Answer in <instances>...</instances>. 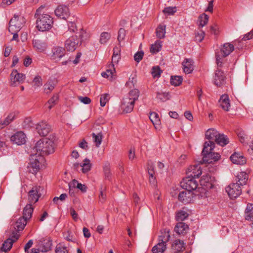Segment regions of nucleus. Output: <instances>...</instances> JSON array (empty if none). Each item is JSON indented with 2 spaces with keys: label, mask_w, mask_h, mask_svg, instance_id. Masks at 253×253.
Returning a JSON list of instances; mask_svg holds the SVG:
<instances>
[{
  "label": "nucleus",
  "mask_w": 253,
  "mask_h": 253,
  "mask_svg": "<svg viewBox=\"0 0 253 253\" xmlns=\"http://www.w3.org/2000/svg\"><path fill=\"white\" fill-rule=\"evenodd\" d=\"M35 17L36 18V27L42 32L46 31L53 25V18L48 12V8L45 5H41L36 11Z\"/></svg>",
  "instance_id": "1"
},
{
  "label": "nucleus",
  "mask_w": 253,
  "mask_h": 253,
  "mask_svg": "<svg viewBox=\"0 0 253 253\" xmlns=\"http://www.w3.org/2000/svg\"><path fill=\"white\" fill-rule=\"evenodd\" d=\"M55 137L50 135V138H43L39 140L36 144L33 150L39 153L41 156L49 155L54 152Z\"/></svg>",
  "instance_id": "2"
},
{
  "label": "nucleus",
  "mask_w": 253,
  "mask_h": 253,
  "mask_svg": "<svg viewBox=\"0 0 253 253\" xmlns=\"http://www.w3.org/2000/svg\"><path fill=\"white\" fill-rule=\"evenodd\" d=\"M139 95V90L133 89L129 91L127 96L123 98L121 108L124 112L128 113L133 110L135 102L138 99Z\"/></svg>",
  "instance_id": "3"
},
{
  "label": "nucleus",
  "mask_w": 253,
  "mask_h": 253,
  "mask_svg": "<svg viewBox=\"0 0 253 253\" xmlns=\"http://www.w3.org/2000/svg\"><path fill=\"white\" fill-rule=\"evenodd\" d=\"M234 50V46L229 42L224 43L221 47L220 51L216 52V61L217 67H221L224 58L228 56Z\"/></svg>",
  "instance_id": "4"
},
{
  "label": "nucleus",
  "mask_w": 253,
  "mask_h": 253,
  "mask_svg": "<svg viewBox=\"0 0 253 253\" xmlns=\"http://www.w3.org/2000/svg\"><path fill=\"white\" fill-rule=\"evenodd\" d=\"M44 161V159L42 156L39 154L31 155L28 166L29 172L33 174L36 173L41 169Z\"/></svg>",
  "instance_id": "5"
},
{
  "label": "nucleus",
  "mask_w": 253,
  "mask_h": 253,
  "mask_svg": "<svg viewBox=\"0 0 253 253\" xmlns=\"http://www.w3.org/2000/svg\"><path fill=\"white\" fill-rule=\"evenodd\" d=\"M27 224V220L24 218L20 216L16 219L12 224L13 226V230L12 231V238L18 239L19 235L18 232L22 230Z\"/></svg>",
  "instance_id": "6"
},
{
  "label": "nucleus",
  "mask_w": 253,
  "mask_h": 253,
  "mask_svg": "<svg viewBox=\"0 0 253 253\" xmlns=\"http://www.w3.org/2000/svg\"><path fill=\"white\" fill-rule=\"evenodd\" d=\"M25 20L23 17L14 15L9 21L8 31L10 33L18 32Z\"/></svg>",
  "instance_id": "7"
},
{
  "label": "nucleus",
  "mask_w": 253,
  "mask_h": 253,
  "mask_svg": "<svg viewBox=\"0 0 253 253\" xmlns=\"http://www.w3.org/2000/svg\"><path fill=\"white\" fill-rule=\"evenodd\" d=\"M170 193L172 197L176 196L178 194L179 201L185 204L190 203L193 197V193L187 190L179 192L177 189H173V191H171Z\"/></svg>",
  "instance_id": "8"
},
{
  "label": "nucleus",
  "mask_w": 253,
  "mask_h": 253,
  "mask_svg": "<svg viewBox=\"0 0 253 253\" xmlns=\"http://www.w3.org/2000/svg\"><path fill=\"white\" fill-rule=\"evenodd\" d=\"M180 186L183 189L191 192L196 189L198 183L195 178L187 176L180 182Z\"/></svg>",
  "instance_id": "9"
},
{
  "label": "nucleus",
  "mask_w": 253,
  "mask_h": 253,
  "mask_svg": "<svg viewBox=\"0 0 253 253\" xmlns=\"http://www.w3.org/2000/svg\"><path fill=\"white\" fill-rule=\"evenodd\" d=\"M79 44H81V41L77 36H73L65 41V48L67 51L72 52L76 49Z\"/></svg>",
  "instance_id": "10"
},
{
  "label": "nucleus",
  "mask_w": 253,
  "mask_h": 253,
  "mask_svg": "<svg viewBox=\"0 0 253 253\" xmlns=\"http://www.w3.org/2000/svg\"><path fill=\"white\" fill-rule=\"evenodd\" d=\"M226 191L231 199H234L236 198L241 195L242 189L241 186L233 183L226 188Z\"/></svg>",
  "instance_id": "11"
},
{
  "label": "nucleus",
  "mask_w": 253,
  "mask_h": 253,
  "mask_svg": "<svg viewBox=\"0 0 253 253\" xmlns=\"http://www.w3.org/2000/svg\"><path fill=\"white\" fill-rule=\"evenodd\" d=\"M25 78L24 74L19 73L16 70H13L10 74L11 85L16 86L23 82Z\"/></svg>",
  "instance_id": "12"
},
{
  "label": "nucleus",
  "mask_w": 253,
  "mask_h": 253,
  "mask_svg": "<svg viewBox=\"0 0 253 253\" xmlns=\"http://www.w3.org/2000/svg\"><path fill=\"white\" fill-rule=\"evenodd\" d=\"M40 186L33 187L28 193V201L29 204L36 203L39 200L41 194L40 193Z\"/></svg>",
  "instance_id": "13"
},
{
  "label": "nucleus",
  "mask_w": 253,
  "mask_h": 253,
  "mask_svg": "<svg viewBox=\"0 0 253 253\" xmlns=\"http://www.w3.org/2000/svg\"><path fill=\"white\" fill-rule=\"evenodd\" d=\"M54 13L56 16L63 19H66L70 15L69 9L65 5H58L55 9Z\"/></svg>",
  "instance_id": "14"
},
{
  "label": "nucleus",
  "mask_w": 253,
  "mask_h": 253,
  "mask_svg": "<svg viewBox=\"0 0 253 253\" xmlns=\"http://www.w3.org/2000/svg\"><path fill=\"white\" fill-rule=\"evenodd\" d=\"M202 174V170L199 165L190 166L186 170L187 176L194 178L199 177Z\"/></svg>",
  "instance_id": "15"
},
{
  "label": "nucleus",
  "mask_w": 253,
  "mask_h": 253,
  "mask_svg": "<svg viewBox=\"0 0 253 253\" xmlns=\"http://www.w3.org/2000/svg\"><path fill=\"white\" fill-rule=\"evenodd\" d=\"M36 129L40 135L46 136L50 132L51 127L46 122L42 121L38 124Z\"/></svg>",
  "instance_id": "16"
},
{
  "label": "nucleus",
  "mask_w": 253,
  "mask_h": 253,
  "mask_svg": "<svg viewBox=\"0 0 253 253\" xmlns=\"http://www.w3.org/2000/svg\"><path fill=\"white\" fill-rule=\"evenodd\" d=\"M225 76L223 71L218 68L215 72L214 84L217 86H221L225 84Z\"/></svg>",
  "instance_id": "17"
},
{
  "label": "nucleus",
  "mask_w": 253,
  "mask_h": 253,
  "mask_svg": "<svg viewBox=\"0 0 253 253\" xmlns=\"http://www.w3.org/2000/svg\"><path fill=\"white\" fill-rule=\"evenodd\" d=\"M10 140L13 143L20 145L25 143L26 136L25 134L21 131L17 132L11 136Z\"/></svg>",
  "instance_id": "18"
},
{
  "label": "nucleus",
  "mask_w": 253,
  "mask_h": 253,
  "mask_svg": "<svg viewBox=\"0 0 253 253\" xmlns=\"http://www.w3.org/2000/svg\"><path fill=\"white\" fill-rule=\"evenodd\" d=\"M106 70V72H102L101 76L104 77L108 79L110 81H112L116 78V72L115 68L114 67V64H111Z\"/></svg>",
  "instance_id": "19"
},
{
  "label": "nucleus",
  "mask_w": 253,
  "mask_h": 253,
  "mask_svg": "<svg viewBox=\"0 0 253 253\" xmlns=\"http://www.w3.org/2000/svg\"><path fill=\"white\" fill-rule=\"evenodd\" d=\"M220 158V155L217 153L212 152L208 154L203 157V161L204 163L211 164L218 161Z\"/></svg>",
  "instance_id": "20"
},
{
  "label": "nucleus",
  "mask_w": 253,
  "mask_h": 253,
  "mask_svg": "<svg viewBox=\"0 0 253 253\" xmlns=\"http://www.w3.org/2000/svg\"><path fill=\"white\" fill-rule=\"evenodd\" d=\"M230 160L233 163L242 165L246 163V158L241 154L235 153L230 157Z\"/></svg>",
  "instance_id": "21"
},
{
  "label": "nucleus",
  "mask_w": 253,
  "mask_h": 253,
  "mask_svg": "<svg viewBox=\"0 0 253 253\" xmlns=\"http://www.w3.org/2000/svg\"><path fill=\"white\" fill-rule=\"evenodd\" d=\"M248 180V174L244 171L240 172L236 176V181L237 184L240 186L246 185Z\"/></svg>",
  "instance_id": "22"
},
{
  "label": "nucleus",
  "mask_w": 253,
  "mask_h": 253,
  "mask_svg": "<svg viewBox=\"0 0 253 253\" xmlns=\"http://www.w3.org/2000/svg\"><path fill=\"white\" fill-rule=\"evenodd\" d=\"M148 172L149 175L150 182L155 185L156 183V177L154 176V165L151 161H149L147 165Z\"/></svg>",
  "instance_id": "23"
},
{
  "label": "nucleus",
  "mask_w": 253,
  "mask_h": 253,
  "mask_svg": "<svg viewBox=\"0 0 253 253\" xmlns=\"http://www.w3.org/2000/svg\"><path fill=\"white\" fill-rule=\"evenodd\" d=\"M221 107L225 111H228L230 107V100L227 94L222 95L219 101Z\"/></svg>",
  "instance_id": "24"
},
{
  "label": "nucleus",
  "mask_w": 253,
  "mask_h": 253,
  "mask_svg": "<svg viewBox=\"0 0 253 253\" xmlns=\"http://www.w3.org/2000/svg\"><path fill=\"white\" fill-rule=\"evenodd\" d=\"M188 229V226L182 222L177 223L174 228V231L179 235H185Z\"/></svg>",
  "instance_id": "25"
},
{
  "label": "nucleus",
  "mask_w": 253,
  "mask_h": 253,
  "mask_svg": "<svg viewBox=\"0 0 253 253\" xmlns=\"http://www.w3.org/2000/svg\"><path fill=\"white\" fill-rule=\"evenodd\" d=\"M39 245L40 246L39 251L47 252L51 250L52 242L49 239H43L42 241L39 242Z\"/></svg>",
  "instance_id": "26"
},
{
  "label": "nucleus",
  "mask_w": 253,
  "mask_h": 253,
  "mask_svg": "<svg viewBox=\"0 0 253 253\" xmlns=\"http://www.w3.org/2000/svg\"><path fill=\"white\" fill-rule=\"evenodd\" d=\"M170 237L169 229L167 228L164 229L161 231V235L159 236V242L163 243L164 244H166V243L169 240Z\"/></svg>",
  "instance_id": "27"
},
{
  "label": "nucleus",
  "mask_w": 253,
  "mask_h": 253,
  "mask_svg": "<svg viewBox=\"0 0 253 253\" xmlns=\"http://www.w3.org/2000/svg\"><path fill=\"white\" fill-rule=\"evenodd\" d=\"M33 44L34 47L40 52L44 51L47 47V44L45 42L38 39L33 40Z\"/></svg>",
  "instance_id": "28"
},
{
  "label": "nucleus",
  "mask_w": 253,
  "mask_h": 253,
  "mask_svg": "<svg viewBox=\"0 0 253 253\" xmlns=\"http://www.w3.org/2000/svg\"><path fill=\"white\" fill-rule=\"evenodd\" d=\"M215 147V144L212 141H206L204 144V147L202 152L203 156L212 152Z\"/></svg>",
  "instance_id": "29"
},
{
  "label": "nucleus",
  "mask_w": 253,
  "mask_h": 253,
  "mask_svg": "<svg viewBox=\"0 0 253 253\" xmlns=\"http://www.w3.org/2000/svg\"><path fill=\"white\" fill-rule=\"evenodd\" d=\"M184 243L183 241L176 240L173 243L171 249L173 253H179L182 251L184 248Z\"/></svg>",
  "instance_id": "30"
},
{
  "label": "nucleus",
  "mask_w": 253,
  "mask_h": 253,
  "mask_svg": "<svg viewBox=\"0 0 253 253\" xmlns=\"http://www.w3.org/2000/svg\"><path fill=\"white\" fill-rule=\"evenodd\" d=\"M182 67L185 73H191L194 69L192 60L190 59H185L182 62Z\"/></svg>",
  "instance_id": "31"
},
{
  "label": "nucleus",
  "mask_w": 253,
  "mask_h": 253,
  "mask_svg": "<svg viewBox=\"0 0 253 253\" xmlns=\"http://www.w3.org/2000/svg\"><path fill=\"white\" fill-rule=\"evenodd\" d=\"M33 210L34 209L31 204H27L23 209V216L22 217L27 221L28 219L31 217Z\"/></svg>",
  "instance_id": "32"
},
{
  "label": "nucleus",
  "mask_w": 253,
  "mask_h": 253,
  "mask_svg": "<svg viewBox=\"0 0 253 253\" xmlns=\"http://www.w3.org/2000/svg\"><path fill=\"white\" fill-rule=\"evenodd\" d=\"M52 57L54 59H60L65 54V49L61 47H55L52 49Z\"/></svg>",
  "instance_id": "33"
},
{
  "label": "nucleus",
  "mask_w": 253,
  "mask_h": 253,
  "mask_svg": "<svg viewBox=\"0 0 253 253\" xmlns=\"http://www.w3.org/2000/svg\"><path fill=\"white\" fill-rule=\"evenodd\" d=\"M15 238H8L6 241L4 242L2 244V246L1 247L0 251L4 252V253L6 252L7 251L9 250L13 245V243L16 240Z\"/></svg>",
  "instance_id": "34"
},
{
  "label": "nucleus",
  "mask_w": 253,
  "mask_h": 253,
  "mask_svg": "<svg viewBox=\"0 0 253 253\" xmlns=\"http://www.w3.org/2000/svg\"><path fill=\"white\" fill-rule=\"evenodd\" d=\"M245 219L247 220L253 221V205L249 204L247 205L245 213Z\"/></svg>",
  "instance_id": "35"
},
{
  "label": "nucleus",
  "mask_w": 253,
  "mask_h": 253,
  "mask_svg": "<svg viewBox=\"0 0 253 253\" xmlns=\"http://www.w3.org/2000/svg\"><path fill=\"white\" fill-rule=\"evenodd\" d=\"M215 141L217 144L221 146H224L229 143V140L227 136L223 134L218 133V136L215 139Z\"/></svg>",
  "instance_id": "36"
},
{
  "label": "nucleus",
  "mask_w": 253,
  "mask_h": 253,
  "mask_svg": "<svg viewBox=\"0 0 253 253\" xmlns=\"http://www.w3.org/2000/svg\"><path fill=\"white\" fill-rule=\"evenodd\" d=\"M219 132L213 128L209 129L205 133V137L207 139L211 140H215L218 136Z\"/></svg>",
  "instance_id": "37"
},
{
  "label": "nucleus",
  "mask_w": 253,
  "mask_h": 253,
  "mask_svg": "<svg viewBox=\"0 0 253 253\" xmlns=\"http://www.w3.org/2000/svg\"><path fill=\"white\" fill-rule=\"evenodd\" d=\"M56 85V83L55 81L52 80H49L48 82L44 84V90L45 93H50L55 88Z\"/></svg>",
  "instance_id": "38"
},
{
  "label": "nucleus",
  "mask_w": 253,
  "mask_h": 253,
  "mask_svg": "<svg viewBox=\"0 0 253 253\" xmlns=\"http://www.w3.org/2000/svg\"><path fill=\"white\" fill-rule=\"evenodd\" d=\"M149 119L156 128L159 127L160 125V119L158 114L155 112L150 113Z\"/></svg>",
  "instance_id": "39"
},
{
  "label": "nucleus",
  "mask_w": 253,
  "mask_h": 253,
  "mask_svg": "<svg viewBox=\"0 0 253 253\" xmlns=\"http://www.w3.org/2000/svg\"><path fill=\"white\" fill-rule=\"evenodd\" d=\"M80 167L82 168V171L85 173L89 171L91 168V164L90 163V161L89 159L86 158L85 159L83 163L80 164Z\"/></svg>",
  "instance_id": "40"
},
{
  "label": "nucleus",
  "mask_w": 253,
  "mask_h": 253,
  "mask_svg": "<svg viewBox=\"0 0 253 253\" xmlns=\"http://www.w3.org/2000/svg\"><path fill=\"white\" fill-rule=\"evenodd\" d=\"M166 249V244L163 243H158L152 249L153 253H164Z\"/></svg>",
  "instance_id": "41"
},
{
  "label": "nucleus",
  "mask_w": 253,
  "mask_h": 253,
  "mask_svg": "<svg viewBox=\"0 0 253 253\" xmlns=\"http://www.w3.org/2000/svg\"><path fill=\"white\" fill-rule=\"evenodd\" d=\"M103 172L106 179L110 180L111 178L110 166L108 163H106L103 166Z\"/></svg>",
  "instance_id": "42"
},
{
  "label": "nucleus",
  "mask_w": 253,
  "mask_h": 253,
  "mask_svg": "<svg viewBox=\"0 0 253 253\" xmlns=\"http://www.w3.org/2000/svg\"><path fill=\"white\" fill-rule=\"evenodd\" d=\"M162 42L159 40L156 41L154 44H152L150 51L152 53H156L158 52L161 49Z\"/></svg>",
  "instance_id": "43"
},
{
  "label": "nucleus",
  "mask_w": 253,
  "mask_h": 253,
  "mask_svg": "<svg viewBox=\"0 0 253 253\" xmlns=\"http://www.w3.org/2000/svg\"><path fill=\"white\" fill-rule=\"evenodd\" d=\"M166 26L160 25L156 30V34L158 38L163 39L165 37Z\"/></svg>",
  "instance_id": "44"
},
{
  "label": "nucleus",
  "mask_w": 253,
  "mask_h": 253,
  "mask_svg": "<svg viewBox=\"0 0 253 253\" xmlns=\"http://www.w3.org/2000/svg\"><path fill=\"white\" fill-rule=\"evenodd\" d=\"M170 96L169 92H157V98L160 100L161 101L165 102L170 99Z\"/></svg>",
  "instance_id": "45"
},
{
  "label": "nucleus",
  "mask_w": 253,
  "mask_h": 253,
  "mask_svg": "<svg viewBox=\"0 0 253 253\" xmlns=\"http://www.w3.org/2000/svg\"><path fill=\"white\" fill-rule=\"evenodd\" d=\"M93 139V142L95 143V146L99 147L102 142V135L101 133L95 134L94 133H92Z\"/></svg>",
  "instance_id": "46"
},
{
  "label": "nucleus",
  "mask_w": 253,
  "mask_h": 253,
  "mask_svg": "<svg viewBox=\"0 0 253 253\" xmlns=\"http://www.w3.org/2000/svg\"><path fill=\"white\" fill-rule=\"evenodd\" d=\"M111 34L108 32H103L100 35L99 42L101 44H105L110 40Z\"/></svg>",
  "instance_id": "47"
},
{
  "label": "nucleus",
  "mask_w": 253,
  "mask_h": 253,
  "mask_svg": "<svg viewBox=\"0 0 253 253\" xmlns=\"http://www.w3.org/2000/svg\"><path fill=\"white\" fill-rule=\"evenodd\" d=\"M209 16L205 13L202 14L199 17L198 21L199 22V26L201 27L206 25L208 22Z\"/></svg>",
  "instance_id": "48"
},
{
  "label": "nucleus",
  "mask_w": 253,
  "mask_h": 253,
  "mask_svg": "<svg viewBox=\"0 0 253 253\" xmlns=\"http://www.w3.org/2000/svg\"><path fill=\"white\" fill-rule=\"evenodd\" d=\"M182 78L179 76H175L171 77L170 83L174 86L179 85L182 82Z\"/></svg>",
  "instance_id": "49"
},
{
  "label": "nucleus",
  "mask_w": 253,
  "mask_h": 253,
  "mask_svg": "<svg viewBox=\"0 0 253 253\" xmlns=\"http://www.w3.org/2000/svg\"><path fill=\"white\" fill-rule=\"evenodd\" d=\"M15 116L16 115L15 113L13 112L10 113L0 125H1V126H7L9 125L14 119Z\"/></svg>",
  "instance_id": "50"
},
{
  "label": "nucleus",
  "mask_w": 253,
  "mask_h": 253,
  "mask_svg": "<svg viewBox=\"0 0 253 253\" xmlns=\"http://www.w3.org/2000/svg\"><path fill=\"white\" fill-rule=\"evenodd\" d=\"M188 216V213L184 211H180L177 212L176 216V219L177 221H183Z\"/></svg>",
  "instance_id": "51"
},
{
  "label": "nucleus",
  "mask_w": 253,
  "mask_h": 253,
  "mask_svg": "<svg viewBox=\"0 0 253 253\" xmlns=\"http://www.w3.org/2000/svg\"><path fill=\"white\" fill-rule=\"evenodd\" d=\"M56 253H68V251L66 247L63 243L58 244L56 247Z\"/></svg>",
  "instance_id": "52"
},
{
  "label": "nucleus",
  "mask_w": 253,
  "mask_h": 253,
  "mask_svg": "<svg viewBox=\"0 0 253 253\" xmlns=\"http://www.w3.org/2000/svg\"><path fill=\"white\" fill-rule=\"evenodd\" d=\"M58 99V94H54L47 102V104L48 105V108L51 109L52 107L56 104Z\"/></svg>",
  "instance_id": "53"
},
{
  "label": "nucleus",
  "mask_w": 253,
  "mask_h": 253,
  "mask_svg": "<svg viewBox=\"0 0 253 253\" xmlns=\"http://www.w3.org/2000/svg\"><path fill=\"white\" fill-rule=\"evenodd\" d=\"M33 84L35 88L41 86L42 84V79L39 76L35 77L33 81Z\"/></svg>",
  "instance_id": "54"
},
{
  "label": "nucleus",
  "mask_w": 253,
  "mask_h": 253,
  "mask_svg": "<svg viewBox=\"0 0 253 253\" xmlns=\"http://www.w3.org/2000/svg\"><path fill=\"white\" fill-rule=\"evenodd\" d=\"M205 37V32L202 30H200L199 31L195 33V41L198 42H201L203 40Z\"/></svg>",
  "instance_id": "55"
},
{
  "label": "nucleus",
  "mask_w": 253,
  "mask_h": 253,
  "mask_svg": "<svg viewBox=\"0 0 253 253\" xmlns=\"http://www.w3.org/2000/svg\"><path fill=\"white\" fill-rule=\"evenodd\" d=\"M108 97H109V94H107V93L103 94L101 95V97L100 98V105L102 107H104L105 105L106 102L108 101V100H109Z\"/></svg>",
  "instance_id": "56"
},
{
  "label": "nucleus",
  "mask_w": 253,
  "mask_h": 253,
  "mask_svg": "<svg viewBox=\"0 0 253 253\" xmlns=\"http://www.w3.org/2000/svg\"><path fill=\"white\" fill-rule=\"evenodd\" d=\"M175 7H168L163 10V12L169 15H173L176 12Z\"/></svg>",
  "instance_id": "57"
},
{
  "label": "nucleus",
  "mask_w": 253,
  "mask_h": 253,
  "mask_svg": "<svg viewBox=\"0 0 253 253\" xmlns=\"http://www.w3.org/2000/svg\"><path fill=\"white\" fill-rule=\"evenodd\" d=\"M126 36V31L124 28H121L118 32V40L119 42L123 41Z\"/></svg>",
  "instance_id": "58"
},
{
  "label": "nucleus",
  "mask_w": 253,
  "mask_h": 253,
  "mask_svg": "<svg viewBox=\"0 0 253 253\" xmlns=\"http://www.w3.org/2000/svg\"><path fill=\"white\" fill-rule=\"evenodd\" d=\"M33 124L32 119L30 118H28L24 120L23 126L26 128H29L32 127Z\"/></svg>",
  "instance_id": "59"
},
{
  "label": "nucleus",
  "mask_w": 253,
  "mask_h": 253,
  "mask_svg": "<svg viewBox=\"0 0 253 253\" xmlns=\"http://www.w3.org/2000/svg\"><path fill=\"white\" fill-rule=\"evenodd\" d=\"M144 52L142 51H138L134 55V59L137 62H139L143 58Z\"/></svg>",
  "instance_id": "60"
},
{
  "label": "nucleus",
  "mask_w": 253,
  "mask_h": 253,
  "mask_svg": "<svg viewBox=\"0 0 253 253\" xmlns=\"http://www.w3.org/2000/svg\"><path fill=\"white\" fill-rule=\"evenodd\" d=\"M161 72L160 68L158 66L154 67L152 69V74L154 78L159 77Z\"/></svg>",
  "instance_id": "61"
},
{
  "label": "nucleus",
  "mask_w": 253,
  "mask_h": 253,
  "mask_svg": "<svg viewBox=\"0 0 253 253\" xmlns=\"http://www.w3.org/2000/svg\"><path fill=\"white\" fill-rule=\"evenodd\" d=\"M211 179L210 176L208 174L203 175L200 180L201 184L205 185V183H209Z\"/></svg>",
  "instance_id": "62"
},
{
  "label": "nucleus",
  "mask_w": 253,
  "mask_h": 253,
  "mask_svg": "<svg viewBox=\"0 0 253 253\" xmlns=\"http://www.w3.org/2000/svg\"><path fill=\"white\" fill-rule=\"evenodd\" d=\"M246 136H247L244 133L240 132L238 134V137L240 142L245 145L248 144V143L246 141V139H247V137Z\"/></svg>",
  "instance_id": "63"
},
{
  "label": "nucleus",
  "mask_w": 253,
  "mask_h": 253,
  "mask_svg": "<svg viewBox=\"0 0 253 253\" xmlns=\"http://www.w3.org/2000/svg\"><path fill=\"white\" fill-rule=\"evenodd\" d=\"M79 100L82 103L85 104H88L91 102L90 99L88 97H83V96H79Z\"/></svg>",
  "instance_id": "64"
}]
</instances>
